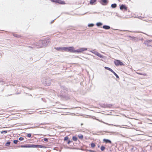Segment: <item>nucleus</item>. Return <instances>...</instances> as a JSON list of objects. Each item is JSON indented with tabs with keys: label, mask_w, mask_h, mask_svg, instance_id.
<instances>
[{
	"label": "nucleus",
	"mask_w": 152,
	"mask_h": 152,
	"mask_svg": "<svg viewBox=\"0 0 152 152\" xmlns=\"http://www.w3.org/2000/svg\"><path fill=\"white\" fill-rule=\"evenodd\" d=\"M45 42V40H40L36 42L35 44L37 48H40L42 47Z\"/></svg>",
	"instance_id": "obj_1"
},
{
	"label": "nucleus",
	"mask_w": 152,
	"mask_h": 152,
	"mask_svg": "<svg viewBox=\"0 0 152 152\" xmlns=\"http://www.w3.org/2000/svg\"><path fill=\"white\" fill-rule=\"evenodd\" d=\"M75 50L74 47H66V52L68 51L71 53H75Z\"/></svg>",
	"instance_id": "obj_2"
},
{
	"label": "nucleus",
	"mask_w": 152,
	"mask_h": 152,
	"mask_svg": "<svg viewBox=\"0 0 152 152\" xmlns=\"http://www.w3.org/2000/svg\"><path fill=\"white\" fill-rule=\"evenodd\" d=\"M87 50V48H80L79 49L75 50V53H81L82 52Z\"/></svg>",
	"instance_id": "obj_3"
},
{
	"label": "nucleus",
	"mask_w": 152,
	"mask_h": 152,
	"mask_svg": "<svg viewBox=\"0 0 152 152\" xmlns=\"http://www.w3.org/2000/svg\"><path fill=\"white\" fill-rule=\"evenodd\" d=\"M50 1L56 3H58L61 4H66L64 1L61 0H50Z\"/></svg>",
	"instance_id": "obj_4"
},
{
	"label": "nucleus",
	"mask_w": 152,
	"mask_h": 152,
	"mask_svg": "<svg viewBox=\"0 0 152 152\" xmlns=\"http://www.w3.org/2000/svg\"><path fill=\"white\" fill-rule=\"evenodd\" d=\"M115 64L117 66L124 65V64L120 61L118 60H115L114 61Z\"/></svg>",
	"instance_id": "obj_5"
},
{
	"label": "nucleus",
	"mask_w": 152,
	"mask_h": 152,
	"mask_svg": "<svg viewBox=\"0 0 152 152\" xmlns=\"http://www.w3.org/2000/svg\"><path fill=\"white\" fill-rule=\"evenodd\" d=\"M66 47H57L55 48H54L58 51H61L62 52L66 51Z\"/></svg>",
	"instance_id": "obj_6"
},
{
	"label": "nucleus",
	"mask_w": 152,
	"mask_h": 152,
	"mask_svg": "<svg viewBox=\"0 0 152 152\" xmlns=\"http://www.w3.org/2000/svg\"><path fill=\"white\" fill-rule=\"evenodd\" d=\"M120 9L121 10H124L125 11H126L127 7L125 5L122 4L120 7Z\"/></svg>",
	"instance_id": "obj_7"
},
{
	"label": "nucleus",
	"mask_w": 152,
	"mask_h": 152,
	"mask_svg": "<svg viewBox=\"0 0 152 152\" xmlns=\"http://www.w3.org/2000/svg\"><path fill=\"white\" fill-rule=\"evenodd\" d=\"M32 148H46V147L42 145H32Z\"/></svg>",
	"instance_id": "obj_8"
},
{
	"label": "nucleus",
	"mask_w": 152,
	"mask_h": 152,
	"mask_svg": "<svg viewBox=\"0 0 152 152\" xmlns=\"http://www.w3.org/2000/svg\"><path fill=\"white\" fill-rule=\"evenodd\" d=\"M101 4L104 5H107L108 2L107 0H101Z\"/></svg>",
	"instance_id": "obj_9"
},
{
	"label": "nucleus",
	"mask_w": 152,
	"mask_h": 152,
	"mask_svg": "<svg viewBox=\"0 0 152 152\" xmlns=\"http://www.w3.org/2000/svg\"><path fill=\"white\" fill-rule=\"evenodd\" d=\"M20 147L22 148H32V145H21Z\"/></svg>",
	"instance_id": "obj_10"
},
{
	"label": "nucleus",
	"mask_w": 152,
	"mask_h": 152,
	"mask_svg": "<svg viewBox=\"0 0 152 152\" xmlns=\"http://www.w3.org/2000/svg\"><path fill=\"white\" fill-rule=\"evenodd\" d=\"M103 141L104 142L106 143H111V141L109 140L104 139H103Z\"/></svg>",
	"instance_id": "obj_11"
},
{
	"label": "nucleus",
	"mask_w": 152,
	"mask_h": 152,
	"mask_svg": "<svg viewBox=\"0 0 152 152\" xmlns=\"http://www.w3.org/2000/svg\"><path fill=\"white\" fill-rule=\"evenodd\" d=\"M96 55L100 58H103L104 56L99 53H96Z\"/></svg>",
	"instance_id": "obj_12"
},
{
	"label": "nucleus",
	"mask_w": 152,
	"mask_h": 152,
	"mask_svg": "<svg viewBox=\"0 0 152 152\" xmlns=\"http://www.w3.org/2000/svg\"><path fill=\"white\" fill-rule=\"evenodd\" d=\"M103 28L105 29H109L110 28V26H103Z\"/></svg>",
	"instance_id": "obj_13"
},
{
	"label": "nucleus",
	"mask_w": 152,
	"mask_h": 152,
	"mask_svg": "<svg viewBox=\"0 0 152 152\" xmlns=\"http://www.w3.org/2000/svg\"><path fill=\"white\" fill-rule=\"evenodd\" d=\"M96 0H91L90 1V4H91L93 5L96 2Z\"/></svg>",
	"instance_id": "obj_14"
},
{
	"label": "nucleus",
	"mask_w": 152,
	"mask_h": 152,
	"mask_svg": "<svg viewBox=\"0 0 152 152\" xmlns=\"http://www.w3.org/2000/svg\"><path fill=\"white\" fill-rule=\"evenodd\" d=\"M104 68L105 69H107L109 71H110V72H113V71L111 68H110L108 67L105 66L104 67Z\"/></svg>",
	"instance_id": "obj_15"
},
{
	"label": "nucleus",
	"mask_w": 152,
	"mask_h": 152,
	"mask_svg": "<svg viewBox=\"0 0 152 152\" xmlns=\"http://www.w3.org/2000/svg\"><path fill=\"white\" fill-rule=\"evenodd\" d=\"M72 139L74 141H76L77 140V138L76 136H73Z\"/></svg>",
	"instance_id": "obj_16"
},
{
	"label": "nucleus",
	"mask_w": 152,
	"mask_h": 152,
	"mask_svg": "<svg viewBox=\"0 0 152 152\" xmlns=\"http://www.w3.org/2000/svg\"><path fill=\"white\" fill-rule=\"evenodd\" d=\"M117 6V4H112L111 5V7H112L113 8H115Z\"/></svg>",
	"instance_id": "obj_17"
},
{
	"label": "nucleus",
	"mask_w": 152,
	"mask_h": 152,
	"mask_svg": "<svg viewBox=\"0 0 152 152\" xmlns=\"http://www.w3.org/2000/svg\"><path fill=\"white\" fill-rule=\"evenodd\" d=\"M96 25L97 26H101L102 25V23L100 22L97 23H96Z\"/></svg>",
	"instance_id": "obj_18"
},
{
	"label": "nucleus",
	"mask_w": 152,
	"mask_h": 152,
	"mask_svg": "<svg viewBox=\"0 0 152 152\" xmlns=\"http://www.w3.org/2000/svg\"><path fill=\"white\" fill-rule=\"evenodd\" d=\"M10 142H8L6 143L5 145L6 146H8L10 145Z\"/></svg>",
	"instance_id": "obj_19"
},
{
	"label": "nucleus",
	"mask_w": 152,
	"mask_h": 152,
	"mask_svg": "<svg viewBox=\"0 0 152 152\" xmlns=\"http://www.w3.org/2000/svg\"><path fill=\"white\" fill-rule=\"evenodd\" d=\"M91 147H92V148H94L95 147V144L94 143H92L91 144Z\"/></svg>",
	"instance_id": "obj_20"
},
{
	"label": "nucleus",
	"mask_w": 152,
	"mask_h": 152,
	"mask_svg": "<svg viewBox=\"0 0 152 152\" xmlns=\"http://www.w3.org/2000/svg\"><path fill=\"white\" fill-rule=\"evenodd\" d=\"M78 137L80 139H82L83 137V135L82 134L78 135Z\"/></svg>",
	"instance_id": "obj_21"
},
{
	"label": "nucleus",
	"mask_w": 152,
	"mask_h": 152,
	"mask_svg": "<svg viewBox=\"0 0 152 152\" xmlns=\"http://www.w3.org/2000/svg\"><path fill=\"white\" fill-rule=\"evenodd\" d=\"M14 36L17 37H21L20 35L18 34H14Z\"/></svg>",
	"instance_id": "obj_22"
},
{
	"label": "nucleus",
	"mask_w": 152,
	"mask_h": 152,
	"mask_svg": "<svg viewBox=\"0 0 152 152\" xmlns=\"http://www.w3.org/2000/svg\"><path fill=\"white\" fill-rule=\"evenodd\" d=\"M112 73H113L115 75V76L117 78H119L118 75L114 72L113 71V72Z\"/></svg>",
	"instance_id": "obj_23"
},
{
	"label": "nucleus",
	"mask_w": 152,
	"mask_h": 152,
	"mask_svg": "<svg viewBox=\"0 0 152 152\" xmlns=\"http://www.w3.org/2000/svg\"><path fill=\"white\" fill-rule=\"evenodd\" d=\"M105 149V148L104 146H102L101 147V150L102 151H103Z\"/></svg>",
	"instance_id": "obj_24"
},
{
	"label": "nucleus",
	"mask_w": 152,
	"mask_h": 152,
	"mask_svg": "<svg viewBox=\"0 0 152 152\" xmlns=\"http://www.w3.org/2000/svg\"><path fill=\"white\" fill-rule=\"evenodd\" d=\"M137 73L139 75H143L144 76H146L147 75V74L146 73L142 74L141 73H138V72Z\"/></svg>",
	"instance_id": "obj_25"
},
{
	"label": "nucleus",
	"mask_w": 152,
	"mask_h": 152,
	"mask_svg": "<svg viewBox=\"0 0 152 152\" xmlns=\"http://www.w3.org/2000/svg\"><path fill=\"white\" fill-rule=\"evenodd\" d=\"M69 139V137L67 136H66L64 139V141H66V140H67Z\"/></svg>",
	"instance_id": "obj_26"
},
{
	"label": "nucleus",
	"mask_w": 152,
	"mask_h": 152,
	"mask_svg": "<svg viewBox=\"0 0 152 152\" xmlns=\"http://www.w3.org/2000/svg\"><path fill=\"white\" fill-rule=\"evenodd\" d=\"M23 139H24V138L23 137H20L19 138V140H20V141L23 140Z\"/></svg>",
	"instance_id": "obj_27"
},
{
	"label": "nucleus",
	"mask_w": 152,
	"mask_h": 152,
	"mask_svg": "<svg viewBox=\"0 0 152 152\" xmlns=\"http://www.w3.org/2000/svg\"><path fill=\"white\" fill-rule=\"evenodd\" d=\"M18 142V140H14L13 141V142L15 144H16Z\"/></svg>",
	"instance_id": "obj_28"
},
{
	"label": "nucleus",
	"mask_w": 152,
	"mask_h": 152,
	"mask_svg": "<svg viewBox=\"0 0 152 152\" xmlns=\"http://www.w3.org/2000/svg\"><path fill=\"white\" fill-rule=\"evenodd\" d=\"M88 26L90 27H92L94 26V24H89Z\"/></svg>",
	"instance_id": "obj_29"
},
{
	"label": "nucleus",
	"mask_w": 152,
	"mask_h": 152,
	"mask_svg": "<svg viewBox=\"0 0 152 152\" xmlns=\"http://www.w3.org/2000/svg\"><path fill=\"white\" fill-rule=\"evenodd\" d=\"M27 136L28 137H30L31 136V134H27Z\"/></svg>",
	"instance_id": "obj_30"
},
{
	"label": "nucleus",
	"mask_w": 152,
	"mask_h": 152,
	"mask_svg": "<svg viewBox=\"0 0 152 152\" xmlns=\"http://www.w3.org/2000/svg\"><path fill=\"white\" fill-rule=\"evenodd\" d=\"M44 140L45 141L48 142V139L46 138H44Z\"/></svg>",
	"instance_id": "obj_31"
},
{
	"label": "nucleus",
	"mask_w": 152,
	"mask_h": 152,
	"mask_svg": "<svg viewBox=\"0 0 152 152\" xmlns=\"http://www.w3.org/2000/svg\"><path fill=\"white\" fill-rule=\"evenodd\" d=\"M71 142H72V141H70V140H68L67 142V143L68 144H70V143H71Z\"/></svg>",
	"instance_id": "obj_32"
},
{
	"label": "nucleus",
	"mask_w": 152,
	"mask_h": 152,
	"mask_svg": "<svg viewBox=\"0 0 152 152\" xmlns=\"http://www.w3.org/2000/svg\"><path fill=\"white\" fill-rule=\"evenodd\" d=\"M7 131H2L1 132V133H7Z\"/></svg>",
	"instance_id": "obj_33"
}]
</instances>
